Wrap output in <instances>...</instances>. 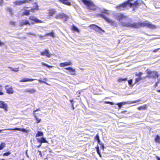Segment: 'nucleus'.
Returning a JSON list of instances; mask_svg holds the SVG:
<instances>
[{
    "mask_svg": "<svg viewBox=\"0 0 160 160\" xmlns=\"http://www.w3.org/2000/svg\"><path fill=\"white\" fill-rule=\"evenodd\" d=\"M35 79H29L28 78H24L23 79L20 80V82H31L35 80Z\"/></svg>",
    "mask_w": 160,
    "mask_h": 160,
    "instance_id": "obj_19",
    "label": "nucleus"
},
{
    "mask_svg": "<svg viewBox=\"0 0 160 160\" xmlns=\"http://www.w3.org/2000/svg\"><path fill=\"white\" fill-rule=\"evenodd\" d=\"M34 117H35V118L36 119V120L37 121H38V118H37V116L35 115V114H34Z\"/></svg>",
    "mask_w": 160,
    "mask_h": 160,
    "instance_id": "obj_50",
    "label": "nucleus"
},
{
    "mask_svg": "<svg viewBox=\"0 0 160 160\" xmlns=\"http://www.w3.org/2000/svg\"><path fill=\"white\" fill-rule=\"evenodd\" d=\"M156 158L157 160H160V158L158 156H156Z\"/></svg>",
    "mask_w": 160,
    "mask_h": 160,
    "instance_id": "obj_51",
    "label": "nucleus"
},
{
    "mask_svg": "<svg viewBox=\"0 0 160 160\" xmlns=\"http://www.w3.org/2000/svg\"><path fill=\"white\" fill-rule=\"evenodd\" d=\"M42 56H45L48 58H50L52 54H51L48 49H45L43 51L40 52Z\"/></svg>",
    "mask_w": 160,
    "mask_h": 160,
    "instance_id": "obj_6",
    "label": "nucleus"
},
{
    "mask_svg": "<svg viewBox=\"0 0 160 160\" xmlns=\"http://www.w3.org/2000/svg\"><path fill=\"white\" fill-rule=\"evenodd\" d=\"M155 140L156 142L160 143V137L157 135L156 137Z\"/></svg>",
    "mask_w": 160,
    "mask_h": 160,
    "instance_id": "obj_27",
    "label": "nucleus"
},
{
    "mask_svg": "<svg viewBox=\"0 0 160 160\" xmlns=\"http://www.w3.org/2000/svg\"><path fill=\"white\" fill-rule=\"evenodd\" d=\"M2 85H0V91H2Z\"/></svg>",
    "mask_w": 160,
    "mask_h": 160,
    "instance_id": "obj_53",
    "label": "nucleus"
},
{
    "mask_svg": "<svg viewBox=\"0 0 160 160\" xmlns=\"http://www.w3.org/2000/svg\"><path fill=\"white\" fill-rule=\"evenodd\" d=\"M38 152H39V155L41 156V157H42V152L41 151H38Z\"/></svg>",
    "mask_w": 160,
    "mask_h": 160,
    "instance_id": "obj_49",
    "label": "nucleus"
},
{
    "mask_svg": "<svg viewBox=\"0 0 160 160\" xmlns=\"http://www.w3.org/2000/svg\"><path fill=\"white\" fill-rule=\"evenodd\" d=\"M35 7L34 8H32L30 10V11L26 10L24 12H23V15H28L30 14V12H34V10H38L39 9L38 8V6L35 3Z\"/></svg>",
    "mask_w": 160,
    "mask_h": 160,
    "instance_id": "obj_7",
    "label": "nucleus"
},
{
    "mask_svg": "<svg viewBox=\"0 0 160 160\" xmlns=\"http://www.w3.org/2000/svg\"><path fill=\"white\" fill-rule=\"evenodd\" d=\"M97 141H98V143L100 145L101 144V143H101V141H100V139H99V140H97Z\"/></svg>",
    "mask_w": 160,
    "mask_h": 160,
    "instance_id": "obj_47",
    "label": "nucleus"
},
{
    "mask_svg": "<svg viewBox=\"0 0 160 160\" xmlns=\"http://www.w3.org/2000/svg\"><path fill=\"white\" fill-rule=\"evenodd\" d=\"M43 136V134L42 132L38 131L36 134V137H38L39 136Z\"/></svg>",
    "mask_w": 160,
    "mask_h": 160,
    "instance_id": "obj_26",
    "label": "nucleus"
},
{
    "mask_svg": "<svg viewBox=\"0 0 160 160\" xmlns=\"http://www.w3.org/2000/svg\"><path fill=\"white\" fill-rule=\"evenodd\" d=\"M158 92H160V90H158Z\"/></svg>",
    "mask_w": 160,
    "mask_h": 160,
    "instance_id": "obj_64",
    "label": "nucleus"
},
{
    "mask_svg": "<svg viewBox=\"0 0 160 160\" xmlns=\"http://www.w3.org/2000/svg\"><path fill=\"white\" fill-rule=\"evenodd\" d=\"M6 10L7 12H9L11 15H12L13 14L12 10L11 8L7 7L6 8Z\"/></svg>",
    "mask_w": 160,
    "mask_h": 160,
    "instance_id": "obj_24",
    "label": "nucleus"
},
{
    "mask_svg": "<svg viewBox=\"0 0 160 160\" xmlns=\"http://www.w3.org/2000/svg\"><path fill=\"white\" fill-rule=\"evenodd\" d=\"M41 145H42V144H41V143H40V145H38V146H37V147L38 148H40V147H41Z\"/></svg>",
    "mask_w": 160,
    "mask_h": 160,
    "instance_id": "obj_60",
    "label": "nucleus"
},
{
    "mask_svg": "<svg viewBox=\"0 0 160 160\" xmlns=\"http://www.w3.org/2000/svg\"><path fill=\"white\" fill-rule=\"evenodd\" d=\"M27 1H15L14 2V3L16 5H19L26 3L27 2Z\"/></svg>",
    "mask_w": 160,
    "mask_h": 160,
    "instance_id": "obj_16",
    "label": "nucleus"
},
{
    "mask_svg": "<svg viewBox=\"0 0 160 160\" xmlns=\"http://www.w3.org/2000/svg\"><path fill=\"white\" fill-rule=\"evenodd\" d=\"M64 69L66 70H68L69 72L70 73V74L72 75H76V70L74 69L73 68H72L68 67L64 68Z\"/></svg>",
    "mask_w": 160,
    "mask_h": 160,
    "instance_id": "obj_11",
    "label": "nucleus"
},
{
    "mask_svg": "<svg viewBox=\"0 0 160 160\" xmlns=\"http://www.w3.org/2000/svg\"><path fill=\"white\" fill-rule=\"evenodd\" d=\"M140 101V100L138 99L136 101H134L133 102H131L130 103H137L138 102H139ZM127 103L129 104V103H128V102H122L118 103V104H117V105L118 106L119 109H120L123 105H124L125 104H127Z\"/></svg>",
    "mask_w": 160,
    "mask_h": 160,
    "instance_id": "obj_10",
    "label": "nucleus"
},
{
    "mask_svg": "<svg viewBox=\"0 0 160 160\" xmlns=\"http://www.w3.org/2000/svg\"><path fill=\"white\" fill-rule=\"evenodd\" d=\"M8 68L11 69L12 71V70H13L14 68H13L12 67H8Z\"/></svg>",
    "mask_w": 160,
    "mask_h": 160,
    "instance_id": "obj_59",
    "label": "nucleus"
},
{
    "mask_svg": "<svg viewBox=\"0 0 160 160\" xmlns=\"http://www.w3.org/2000/svg\"><path fill=\"white\" fill-rule=\"evenodd\" d=\"M97 150H99V148L98 146L97 145V147L96 148Z\"/></svg>",
    "mask_w": 160,
    "mask_h": 160,
    "instance_id": "obj_57",
    "label": "nucleus"
},
{
    "mask_svg": "<svg viewBox=\"0 0 160 160\" xmlns=\"http://www.w3.org/2000/svg\"><path fill=\"white\" fill-rule=\"evenodd\" d=\"M69 18V17L68 16L66 15L63 13L58 14L55 16L56 18L62 19L66 21L67 20V19Z\"/></svg>",
    "mask_w": 160,
    "mask_h": 160,
    "instance_id": "obj_5",
    "label": "nucleus"
},
{
    "mask_svg": "<svg viewBox=\"0 0 160 160\" xmlns=\"http://www.w3.org/2000/svg\"><path fill=\"white\" fill-rule=\"evenodd\" d=\"M158 83L157 82L156 83L155 85V87H156L158 86Z\"/></svg>",
    "mask_w": 160,
    "mask_h": 160,
    "instance_id": "obj_52",
    "label": "nucleus"
},
{
    "mask_svg": "<svg viewBox=\"0 0 160 160\" xmlns=\"http://www.w3.org/2000/svg\"><path fill=\"white\" fill-rule=\"evenodd\" d=\"M36 139L38 142H40L41 144H42V143L44 142H48V141L46 140V139L44 138L43 137H42L41 138H37Z\"/></svg>",
    "mask_w": 160,
    "mask_h": 160,
    "instance_id": "obj_14",
    "label": "nucleus"
},
{
    "mask_svg": "<svg viewBox=\"0 0 160 160\" xmlns=\"http://www.w3.org/2000/svg\"><path fill=\"white\" fill-rule=\"evenodd\" d=\"M72 30L74 31H77V32L79 31V30H78V28L77 27H76V26H73L72 27Z\"/></svg>",
    "mask_w": 160,
    "mask_h": 160,
    "instance_id": "obj_33",
    "label": "nucleus"
},
{
    "mask_svg": "<svg viewBox=\"0 0 160 160\" xmlns=\"http://www.w3.org/2000/svg\"><path fill=\"white\" fill-rule=\"evenodd\" d=\"M3 3V1H1L0 2V6H2Z\"/></svg>",
    "mask_w": 160,
    "mask_h": 160,
    "instance_id": "obj_48",
    "label": "nucleus"
},
{
    "mask_svg": "<svg viewBox=\"0 0 160 160\" xmlns=\"http://www.w3.org/2000/svg\"><path fill=\"white\" fill-rule=\"evenodd\" d=\"M8 68L11 69L12 71V70H13L14 68H13L12 67H8Z\"/></svg>",
    "mask_w": 160,
    "mask_h": 160,
    "instance_id": "obj_58",
    "label": "nucleus"
},
{
    "mask_svg": "<svg viewBox=\"0 0 160 160\" xmlns=\"http://www.w3.org/2000/svg\"><path fill=\"white\" fill-rule=\"evenodd\" d=\"M16 22L13 21H10L9 24L12 26H15L16 25Z\"/></svg>",
    "mask_w": 160,
    "mask_h": 160,
    "instance_id": "obj_31",
    "label": "nucleus"
},
{
    "mask_svg": "<svg viewBox=\"0 0 160 160\" xmlns=\"http://www.w3.org/2000/svg\"><path fill=\"white\" fill-rule=\"evenodd\" d=\"M97 151L98 153V154H99V156H100V157H101V155L100 154L99 150H97Z\"/></svg>",
    "mask_w": 160,
    "mask_h": 160,
    "instance_id": "obj_46",
    "label": "nucleus"
},
{
    "mask_svg": "<svg viewBox=\"0 0 160 160\" xmlns=\"http://www.w3.org/2000/svg\"><path fill=\"white\" fill-rule=\"evenodd\" d=\"M40 110L39 109H36V110L34 111V112H33L34 114H36L35 113V112H37V111H40Z\"/></svg>",
    "mask_w": 160,
    "mask_h": 160,
    "instance_id": "obj_45",
    "label": "nucleus"
},
{
    "mask_svg": "<svg viewBox=\"0 0 160 160\" xmlns=\"http://www.w3.org/2000/svg\"><path fill=\"white\" fill-rule=\"evenodd\" d=\"M104 103H106V104H110L112 105L114 104L113 103V102H110L105 101L104 102Z\"/></svg>",
    "mask_w": 160,
    "mask_h": 160,
    "instance_id": "obj_36",
    "label": "nucleus"
},
{
    "mask_svg": "<svg viewBox=\"0 0 160 160\" xmlns=\"http://www.w3.org/2000/svg\"><path fill=\"white\" fill-rule=\"evenodd\" d=\"M116 18L119 21L120 24L122 26L134 28H138L140 27L147 26L148 28L152 29L156 28V27L155 25L147 21L131 23L130 22L131 21V19L122 13H118L116 15Z\"/></svg>",
    "mask_w": 160,
    "mask_h": 160,
    "instance_id": "obj_1",
    "label": "nucleus"
},
{
    "mask_svg": "<svg viewBox=\"0 0 160 160\" xmlns=\"http://www.w3.org/2000/svg\"><path fill=\"white\" fill-rule=\"evenodd\" d=\"M37 121V123H39V122H40L41 121V119H39H39H38V121Z\"/></svg>",
    "mask_w": 160,
    "mask_h": 160,
    "instance_id": "obj_55",
    "label": "nucleus"
},
{
    "mask_svg": "<svg viewBox=\"0 0 160 160\" xmlns=\"http://www.w3.org/2000/svg\"><path fill=\"white\" fill-rule=\"evenodd\" d=\"M142 78L141 77H139L135 79V83H137L140 80L142 79Z\"/></svg>",
    "mask_w": 160,
    "mask_h": 160,
    "instance_id": "obj_28",
    "label": "nucleus"
},
{
    "mask_svg": "<svg viewBox=\"0 0 160 160\" xmlns=\"http://www.w3.org/2000/svg\"><path fill=\"white\" fill-rule=\"evenodd\" d=\"M38 81L40 83L43 82V83H44L46 84H48V83L47 82H46L45 81H42L40 79L38 80Z\"/></svg>",
    "mask_w": 160,
    "mask_h": 160,
    "instance_id": "obj_39",
    "label": "nucleus"
},
{
    "mask_svg": "<svg viewBox=\"0 0 160 160\" xmlns=\"http://www.w3.org/2000/svg\"><path fill=\"white\" fill-rule=\"evenodd\" d=\"M62 3L68 6L71 5V3L68 1H59Z\"/></svg>",
    "mask_w": 160,
    "mask_h": 160,
    "instance_id": "obj_22",
    "label": "nucleus"
},
{
    "mask_svg": "<svg viewBox=\"0 0 160 160\" xmlns=\"http://www.w3.org/2000/svg\"><path fill=\"white\" fill-rule=\"evenodd\" d=\"M138 109L139 110H146L147 109V105H145L144 106H142L140 107H138Z\"/></svg>",
    "mask_w": 160,
    "mask_h": 160,
    "instance_id": "obj_25",
    "label": "nucleus"
},
{
    "mask_svg": "<svg viewBox=\"0 0 160 160\" xmlns=\"http://www.w3.org/2000/svg\"><path fill=\"white\" fill-rule=\"evenodd\" d=\"M159 49H160L159 48L155 49L153 50V52H156Z\"/></svg>",
    "mask_w": 160,
    "mask_h": 160,
    "instance_id": "obj_44",
    "label": "nucleus"
},
{
    "mask_svg": "<svg viewBox=\"0 0 160 160\" xmlns=\"http://www.w3.org/2000/svg\"><path fill=\"white\" fill-rule=\"evenodd\" d=\"M90 27H91V28L99 32H101V31L103 32H104V31L101 28L95 24L91 25L90 26Z\"/></svg>",
    "mask_w": 160,
    "mask_h": 160,
    "instance_id": "obj_9",
    "label": "nucleus"
},
{
    "mask_svg": "<svg viewBox=\"0 0 160 160\" xmlns=\"http://www.w3.org/2000/svg\"><path fill=\"white\" fill-rule=\"evenodd\" d=\"M72 63L71 62H66L64 63H61L60 64V66L61 67H64L66 66L70 65Z\"/></svg>",
    "mask_w": 160,
    "mask_h": 160,
    "instance_id": "obj_15",
    "label": "nucleus"
},
{
    "mask_svg": "<svg viewBox=\"0 0 160 160\" xmlns=\"http://www.w3.org/2000/svg\"><path fill=\"white\" fill-rule=\"evenodd\" d=\"M142 72H140L138 73H136L135 75L136 76L138 77H141V76L142 74Z\"/></svg>",
    "mask_w": 160,
    "mask_h": 160,
    "instance_id": "obj_34",
    "label": "nucleus"
},
{
    "mask_svg": "<svg viewBox=\"0 0 160 160\" xmlns=\"http://www.w3.org/2000/svg\"><path fill=\"white\" fill-rule=\"evenodd\" d=\"M19 71V68H14L13 70H12L13 71L18 72Z\"/></svg>",
    "mask_w": 160,
    "mask_h": 160,
    "instance_id": "obj_37",
    "label": "nucleus"
},
{
    "mask_svg": "<svg viewBox=\"0 0 160 160\" xmlns=\"http://www.w3.org/2000/svg\"><path fill=\"white\" fill-rule=\"evenodd\" d=\"M82 2L90 9L95 10L96 8V7L92 2L91 1H81Z\"/></svg>",
    "mask_w": 160,
    "mask_h": 160,
    "instance_id": "obj_3",
    "label": "nucleus"
},
{
    "mask_svg": "<svg viewBox=\"0 0 160 160\" xmlns=\"http://www.w3.org/2000/svg\"><path fill=\"white\" fill-rule=\"evenodd\" d=\"M157 82L158 83H159L160 82V79H158V81Z\"/></svg>",
    "mask_w": 160,
    "mask_h": 160,
    "instance_id": "obj_62",
    "label": "nucleus"
},
{
    "mask_svg": "<svg viewBox=\"0 0 160 160\" xmlns=\"http://www.w3.org/2000/svg\"><path fill=\"white\" fill-rule=\"evenodd\" d=\"M3 93L2 92V91H0V95H2L3 94Z\"/></svg>",
    "mask_w": 160,
    "mask_h": 160,
    "instance_id": "obj_54",
    "label": "nucleus"
},
{
    "mask_svg": "<svg viewBox=\"0 0 160 160\" xmlns=\"http://www.w3.org/2000/svg\"><path fill=\"white\" fill-rule=\"evenodd\" d=\"M108 12V11L106 10H104L103 11H102V13H106L107 14H109Z\"/></svg>",
    "mask_w": 160,
    "mask_h": 160,
    "instance_id": "obj_40",
    "label": "nucleus"
},
{
    "mask_svg": "<svg viewBox=\"0 0 160 160\" xmlns=\"http://www.w3.org/2000/svg\"><path fill=\"white\" fill-rule=\"evenodd\" d=\"M99 16H100L102 18H104L107 22L109 23H113V21L112 20L109 19L108 18L106 17L104 15L102 14H99Z\"/></svg>",
    "mask_w": 160,
    "mask_h": 160,
    "instance_id": "obj_13",
    "label": "nucleus"
},
{
    "mask_svg": "<svg viewBox=\"0 0 160 160\" xmlns=\"http://www.w3.org/2000/svg\"><path fill=\"white\" fill-rule=\"evenodd\" d=\"M5 89L7 92L8 94H12L14 93L13 89L11 85H6L5 86Z\"/></svg>",
    "mask_w": 160,
    "mask_h": 160,
    "instance_id": "obj_8",
    "label": "nucleus"
},
{
    "mask_svg": "<svg viewBox=\"0 0 160 160\" xmlns=\"http://www.w3.org/2000/svg\"><path fill=\"white\" fill-rule=\"evenodd\" d=\"M101 147L102 149H104V144L103 143H101L100 144Z\"/></svg>",
    "mask_w": 160,
    "mask_h": 160,
    "instance_id": "obj_43",
    "label": "nucleus"
},
{
    "mask_svg": "<svg viewBox=\"0 0 160 160\" xmlns=\"http://www.w3.org/2000/svg\"><path fill=\"white\" fill-rule=\"evenodd\" d=\"M56 11L55 9H50L49 10L48 14L50 16H52L55 13Z\"/></svg>",
    "mask_w": 160,
    "mask_h": 160,
    "instance_id": "obj_21",
    "label": "nucleus"
},
{
    "mask_svg": "<svg viewBox=\"0 0 160 160\" xmlns=\"http://www.w3.org/2000/svg\"><path fill=\"white\" fill-rule=\"evenodd\" d=\"M127 78H119L118 80V81L119 82H121L122 81H124L127 80Z\"/></svg>",
    "mask_w": 160,
    "mask_h": 160,
    "instance_id": "obj_29",
    "label": "nucleus"
},
{
    "mask_svg": "<svg viewBox=\"0 0 160 160\" xmlns=\"http://www.w3.org/2000/svg\"><path fill=\"white\" fill-rule=\"evenodd\" d=\"M95 138L97 140L99 139V136L98 135V134L96 135V136H95Z\"/></svg>",
    "mask_w": 160,
    "mask_h": 160,
    "instance_id": "obj_38",
    "label": "nucleus"
},
{
    "mask_svg": "<svg viewBox=\"0 0 160 160\" xmlns=\"http://www.w3.org/2000/svg\"><path fill=\"white\" fill-rule=\"evenodd\" d=\"M147 73L148 74V75L147 76V78H155L156 77L157 78L158 77V72L156 71H150L147 70Z\"/></svg>",
    "mask_w": 160,
    "mask_h": 160,
    "instance_id": "obj_4",
    "label": "nucleus"
},
{
    "mask_svg": "<svg viewBox=\"0 0 160 160\" xmlns=\"http://www.w3.org/2000/svg\"><path fill=\"white\" fill-rule=\"evenodd\" d=\"M11 154V152H5L3 154V156H7Z\"/></svg>",
    "mask_w": 160,
    "mask_h": 160,
    "instance_id": "obj_35",
    "label": "nucleus"
},
{
    "mask_svg": "<svg viewBox=\"0 0 160 160\" xmlns=\"http://www.w3.org/2000/svg\"><path fill=\"white\" fill-rule=\"evenodd\" d=\"M29 18L30 20L36 22L41 23L42 22L41 20L38 19L37 18L34 17L33 16H31Z\"/></svg>",
    "mask_w": 160,
    "mask_h": 160,
    "instance_id": "obj_17",
    "label": "nucleus"
},
{
    "mask_svg": "<svg viewBox=\"0 0 160 160\" xmlns=\"http://www.w3.org/2000/svg\"><path fill=\"white\" fill-rule=\"evenodd\" d=\"M27 24H29V22L26 20H22L20 21V25L21 26H22L25 25H27Z\"/></svg>",
    "mask_w": 160,
    "mask_h": 160,
    "instance_id": "obj_18",
    "label": "nucleus"
},
{
    "mask_svg": "<svg viewBox=\"0 0 160 160\" xmlns=\"http://www.w3.org/2000/svg\"><path fill=\"white\" fill-rule=\"evenodd\" d=\"M127 1L124 2L122 4H120L119 6H116V8L120 10H123L124 8L127 7L128 6L130 7L133 8V10L136 7L139 5V2H138V1H136L134 2V3H132L129 1Z\"/></svg>",
    "mask_w": 160,
    "mask_h": 160,
    "instance_id": "obj_2",
    "label": "nucleus"
},
{
    "mask_svg": "<svg viewBox=\"0 0 160 160\" xmlns=\"http://www.w3.org/2000/svg\"><path fill=\"white\" fill-rule=\"evenodd\" d=\"M8 105L4 102L1 101L0 103V108H3L5 111H7Z\"/></svg>",
    "mask_w": 160,
    "mask_h": 160,
    "instance_id": "obj_12",
    "label": "nucleus"
},
{
    "mask_svg": "<svg viewBox=\"0 0 160 160\" xmlns=\"http://www.w3.org/2000/svg\"><path fill=\"white\" fill-rule=\"evenodd\" d=\"M5 143H2L0 145V150L2 149L5 146Z\"/></svg>",
    "mask_w": 160,
    "mask_h": 160,
    "instance_id": "obj_30",
    "label": "nucleus"
},
{
    "mask_svg": "<svg viewBox=\"0 0 160 160\" xmlns=\"http://www.w3.org/2000/svg\"><path fill=\"white\" fill-rule=\"evenodd\" d=\"M27 33L28 34H31V35H33L34 37H35V36H36L35 34V33H31V32H29L28 33Z\"/></svg>",
    "mask_w": 160,
    "mask_h": 160,
    "instance_id": "obj_42",
    "label": "nucleus"
},
{
    "mask_svg": "<svg viewBox=\"0 0 160 160\" xmlns=\"http://www.w3.org/2000/svg\"><path fill=\"white\" fill-rule=\"evenodd\" d=\"M70 101L71 102L72 104V103H73L72 102H74V101L73 100H70Z\"/></svg>",
    "mask_w": 160,
    "mask_h": 160,
    "instance_id": "obj_56",
    "label": "nucleus"
},
{
    "mask_svg": "<svg viewBox=\"0 0 160 160\" xmlns=\"http://www.w3.org/2000/svg\"><path fill=\"white\" fill-rule=\"evenodd\" d=\"M50 36L52 38H54L55 37V34L54 32L52 31L51 32L47 33L45 35V36Z\"/></svg>",
    "mask_w": 160,
    "mask_h": 160,
    "instance_id": "obj_23",
    "label": "nucleus"
},
{
    "mask_svg": "<svg viewBox=\"0 0 160 160\" xmlns=\"http://www.w3.org/2000/svg\"><path fill=\"white\" fill-rule=\"evenodd\" d=\"M128 83L129 85H131L132 83V80H130L128 81Z\"/></svg>",
    "mask_w": 160,
    "mask_h": 160,
    "instance_id": "obj_41",
    "label": "nucleus"
},
{
    "mask_svg": "<svg viewBox=\"0 0 160 160\" xmlns=\"http://www.w3.org/2000/svg\"><path fill=\"white\" fill-rule=\"evenodd\" d=\"M42 64L43 66H45L48 67L49 68H52V66H49L47 64L45 63H44V62H42Z\"/></svg>",
    "mask_w": 160,
    "mask_h": 160,
    "instance_id": "obj_32",
    "label": "nucleus"
},
{
    "mask_svg": "<svg viewBox=\"0 0 160 160\" xmlns=\"http://www.w3.org/2000/svg\"><path fill=\"white\" fill-rule=\"evenodd\" d=\"M24 92H28L31 93H33L36 92V90L34 88H30L26 89Z\"/></svg>",
    "mask_w": 160,
    "mask_h": 160,
    "instance_id": "obj_20",
    "label": "nucleus"
},
{
    "mask_svg": "<svg viewBox=\"0 0 160 160\" xmlns=\"http://www.w3.org/2000/svg\"><path fill=\"white\" fill-rule=\"evenodd\" d=\"M44 80H47V78H44Z\"/></svg>",
    "mask_w": 160,
    "mask_h": 160,
    "instance_id": "obj_63",
    "label": "nucleus"
},
{
    "mask_svg": "<svg viewBox=\"0 0 160 160\" xmlns=\"http://www.w3.org/2000/svg\"><path fill=\"white\" fill-rule=\"evenodd\" d=\"M72 108L73 109H74V108L73 106V103H72Z\"/></svg>",
    "mask_w": 160,
    "mask_h": 160,
    "instance_id": "obj_61",
    "label": "nucleus"
}]
</instances>
